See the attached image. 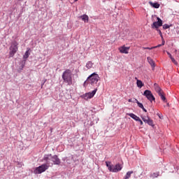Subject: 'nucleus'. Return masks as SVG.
<instances>
[{"label": "nucleus", "mask_w": 179, "mask_h": 179, "mask_svg": "<svg viewBox=\"0 0 179 179\" xmlns=\"http://www.w3.org/2000/svg\"><path fill=\"white\" fill-rule=\"evenodd\" d=\"M62 78L64 83H67L69 86H71V85H72V72L70 69H66V71H64L62 75Z\"/></svg>", "instance_id": "nucleus-1"}, {"label": "nucleus", "mask_w": 179, "mask_h": 179, "mask_svg": "<svg viewBox=\"0 0 179 179\" xmlns=\"http://www.w3.org/2000/svg\"><path fill=\"white\" fill-rule=\"evenodd\" d=\"M99 80H100V77L99 76V74L93 73L90 75L89 77L87 78L86 81L84 82V85H86V83L88 82L90 85H92V86H94V85H97V82H99Z\"/></svg>", "instance_id": "nucleus-2"}, {"label": "nucleus", "mask_w": 179, "mask_h": 179, "mask_svg": "<svg viewBox=\"0 0 179 179\" xmlns=\"http://www.w3.org/2000/svg\"><path fill=\"white\" fill-rule=\"evenodd\" d=\"M19 43H17V42L16 41H13V42H11V45L10 46V52H9V57L12 58L13 57H15V54H16V52H17V50H19L18 46Z\"/></svg>", "instance_id": "nucleus-3"}, {"label": "nucleus", "mask_w": 179, "mask_h": 179, "mask_svg": "<svg viewBox=\"0 0 179 179\" xmlns=\"http://www.w3.org/2000/svg\"><path fill=\"white\" fill-rule=\"evenodd\" d=\"M50 166L47 164H43L38 167L34 171V174H41V173H44L46 170H48Z\"/></svg>", "instance_id": "nucleus-4"}, {"label": "nucleus", "mask_w": 179, "mask_h": 179, "mask_svg": "<svg viewBox=\"0 0 179 179\" xmlns=\"http://www.w3.org/2000/svg\"><path fill=\"white\" fill-rule=\"evenodd\" d=\"M143 96H145L149 101L152 103V101H155V96H153V94H152V91L149 90H146L144 91Z\"/></svg>", "instance_id": "nucleus-5"}, {"label": "nucleus", "mask_w": 179, "mask_h": 179, "mask_svg": "<svg viewBox=\"0 0 179 179\" xmlns=\"http://www.w3.org/2000/svg\"><path fill=\"white\" fill-rule=\"evenodd\" d=\"M157 22H154L151 25L152 29H155L157 30L159 27H162L163 26V20L160 19V17L157 18Z\"/></svg>", "instance_id": "nucleus-6"}, {"label": "nucleus", "mask_w": 179, "mask_h": 179, "mask_svg": "<svg viewBox=\"0 0 179 179\" xmlns=\"http://www.w3.org/2000/svg\"><path fill=\"white\" fill-rule=\"evenodd\" d=\"M52 159V155L48 154V155H45L43 156V158L42 161L45 162V164H47L48 166H50V164H51Z\"/></svg>", "instance_id": "nucleus-7"}, {"label": "nucleus", "mask_w": 179, "mask_h": 179, "mask_svg": "<svg viewBox=\"0 0 179 179\" xmlns=\"http://www.w3.org/2000/svg\"><path fill=\"white\" fill-rule=\"evenodd\" d=\"M96 92H97V88L94 89L92 92H88L84 94L83 97L85 100H87V99H92L94 97V94H96Z\"/></svg>", "instance_id": "nucleus-8"}, {"label": "nucleus", "mask_w": 179, "mask_h": 179, "mask_svg": "<svg viewBox=\"0 0 179 179\" xmlns=\"http://www.w3.org/2000/svg\"><path fill=\"white\" fill-rule=\"evenodd\" d=\"M122 170V166L120 164H117L116 165H112L111 173H118Z\"/></svg>", "instance_id": "nucleus-9"}, {"label": "nucleus", "mask_w": 179, "mask_h": 179, "mask_svg": "<svg viewBox=\"0 0 179 179\" xmlns=\"http://www.w3.org/2000/svg\"><path fill=\"white\" fill-rule=\"evenodd\" d=\"M52 162H53V164H56L57 166H59V164H61V159L58 158L57 155L52 156Z\"/></svg>", "instance_id": "nucleus-10"}, {"label": "nucleus", "mask_w": 179, "mask_h": 179, "mask_svg": "<svg viewBox=\"0 0 179 179\" xmlns=\"http://www.w3.org/2000/svg\"><path fill=\"white\" fill-rule=\"evenodd\" d=\"M119 50L121 54H128L129 52V47H126L125 45H123L119 48Z\"/></svg>", "instance_id": "nucleus-11"}, {"label": "nucleus", "mask_w": 179, "mask_h": 179, "mask_svg": "<svg viewBox=\"0 0 179 179\" xmlns=\"http://www.w3.org/2000/svg\"><path fill=\"white\" fill-rule=\"evenodd\" d=\"M147 61L148 64L151 66V68L152 69V71H155V67L156 66V64H155V61H153L150 57H147Z\"/></svg>", "instance_id": "nucleus-12"}, {"label": "nucleus", "mask_w": 179, "mask_h": 179, "mask_svg": "<svg viewBox=\"0 0 179 179\" xmlns=\"http://www.w3.org/2000/svg\"><path fill=\"white\" fill-rule=\"evenodd\" d=\"M134 101H136L138 107L141 108L143 110V111H144V113H148V110H146V108H145V107L143 106V104L142 103L139 102V101H138V99H134Z\"/></svg>", "instance_id": "nucleus-13"}, {"label": "nucleus", "mask_w": 179, "mask_h": 179, "mask_svg": "<svg viewBox=\"0 0 179 179\" xmlns=\"http://www.w3.org/2000/svg\"><path fill=\"white\" fill-rule=\"evenodd\" d=\"M80 19H81L84 23H89V16L86 14L81 15Z\"/></svg>", "instance_id": "nucleus-14"}, {"label": "nucleus", "mask_w": 179, "mask_h": 179, "mask_svg": "<svg viewBox=\"0 0 179 179\" xmlns=\"http://www.w3.org/2000/svg\"><path fill=\"white\" fill-rule=\"evenodd\" d=\"M127 115H129V117H130L135 121H138L139 120H141L140 117L136 116V115H135L134 113H128Z\"/></svg>", "instance_id": "nucleus-15"}, {"label": "nucleus", "mask_w": 179, "mask_h": 179, "mask_svg": "<svg viewBox=\"0 0 179 179\" xmlns=\"http://www.w3.org/2000/svg\"><path fill=\"white\" fill-rule=\"evenodd\" d=\"M145 124H148L150 127H153V120L150 119L148 116H147V120H144Z\"/></svg>", "instance_id": "nucleus-16"}, {"label": "nucleus", "mask_w": 179, "mask_h": 179, "mask_svg": "<svg viewBox=\"0 0 179 179\" xmlns=\"http://www.w3.org/2000/svg\"><path fill=\"white\" fill-rule=\"evenodd\" d=\"M20 68L18 69L19 72H22L23 71V68H24V65H26V60H22L20 62Z\"/></svg>", "instance_id": "nucleus-17"}, {"label": "nucleus", "mask_w": 179, "mask_h": 179, "mask_svg": "<svg viewBox=\"0 0 179 179\" xmlns=\"http://www.w3.org/2000/svg\"><path fill=\"white\" fill-rule=\"evenodd\" d=\"M154 86H155V92H157L158 94H160V93H162V88H160V87L159 86V85H157V83H155Z\"/></svg>", "instance_id": "nucleus-18"}, {"label": "nucleus", "mask_w": 179, "mask_h": 179, "mask_svg": "<svg viewBox=\"0 0 179 179\" xmlns=\"http://www.w3.org/2000/svg\"><path fill=\"white\" fill-rule=\"evenodd\" d=\"M93 65H94V63L92 62V61H89L87 62L85 66L87 69H91V68H93Z\"/></svg>", "instance_id": "nucleus-19"}, {"label": "nucleus", "mask_w": 179, "mask_h": 179, "mask_svg": "<svg viewBox=\"0 0 179 179\" xmlns=\"http://www.w3.org/2000/svg\"><path fill=\"white\" fill-rule=\"evenodd\" d=\"M160 176L159 172L152 173L150 175V178H157Z\"/></svg>", "instance_id": "nucleus-20"}, {"label": "nucleus", "mask_w": 179, "mask_h": 179, "mask_svg": "<svg viewBox=\"0 0 179 179\" xmlns=\"http://www.w3.org/2000/svg\"><path fill=\"white\" fill-rule=\"evenodd\" d=\"M150 4L152 8H155V9H159L160 8V4L159 3H153L152 1H150Z\"/></svg>", "instance_id": "nucleus-21"}, {"label": "nucleus", "mask_w": 179, "mask_h": 179, "mask_svg": "<svg viewBox=\"0 0 179 179\" xmlns=\"http://www.w3.org/2000/svg\"><path fill=\"white\" fill-rule=\"evenodd\" d=\"M131 174H134L133 171H130L127 172L126 176H124V179H129L131 178Z\"/></svg>", "instance_id": "nucleus-22"}, {"label": "nucleus", "mask_w": 179, "mask_h": 179, "mask_svg": "<svg viewBox=\"0 0 179 179\" xmlns=\"http://www.w3.org/2000/svg\"><path fill=\"white\" fill-rule=\"evenodd\" d=\"M106 167H108L109 171H111L113 169V164H111V162H106Z\"/></svg>", "instance_id": "nucleus-23"}, {"label": "nucleus", "mask_w": 179, "mask_h": 179, "mask_svg": "<svg viewBox=\"0 0 179 179\" xmlns=\"http://www.w3.org/2000/svg\"><path fill=\"white\" fill-rule=\"evenodd\" d=\"M136 85L139 89H141L143 87V83H142L141 80H137Z\"/></svg>", "instance_id": "nucleus-24"}, {"label": "nucleus", "mask_w": 179, "mask_h": 179, "mask_svg": "<svg viewBox=\"0 0 179 179\" xmlns=\"http://www.w3.org/2000/svg\"><path fill=\"white\" fill-rule=\"evenodd\" d=\"M29 55H30V52H29V50H27V51L25 52L24 55H23L24 59H27V58H29Z\"/></svg>", "instance_id": "nucleus-25"}, {"label": "nucleus", "mask_w": 179, "mask_h": 179, "mask_svg": "<svg viewBox=\"0 0 179 179\" xmlns=\"http://www.w3.org/2000/svg\"><path fill=\"white\" fill-rule=\"evenodd\" d=\"M170 27H171V25H169L167 24H164L163 25V29L164 30H167V29H170Z\"/></svg>", "instance_id": "nucleus-26"}, {"label": "nucleus", "mask_w": 179, "mask_h": 179, "mask_svg": "<svg viewBox=\"0 0 179 179\" xmlns=\"http://www.w3.org/2000/svg\"><path fill=\"white\" fill-rule=\"evenodd\" d=\"M159 96L161 97V99L163 101H166V96H164V95H163V93H159Z\"/></svg>", "instance_id": "nucleus-27"}, {"label": "nucleus", "mask_w": 179, "mask_h": 179, "mask_svg": "<svg viewBox=\"0 0 179 179\" xmlns=\"http://www.w3.org/2000/svg\"><path fill=\"white\" fill-rule=\"evenodd\" d=\"M171 60L172 61V62H173L175 65H178V62H177V61H176V59H174V57H171Z\"/></svg>", "instance_id": "nucleus-28"}, {"label": "nucleus", "mask_w": 179, "mask_h": 179, "mask_svg": "<svg viewBox=\"0 0 179 179\" xmlns=\"http://www.w3.org/2000/svg\"><path fill=\"white\" fill-rule=\"evenodd\" d=\"M134 100H136V99H128V101L129 103H136V101H134Z\"/></svg>", "instance_id": "nucleus-29"}, {"label": "nucleus", "mask_w": 179, "mask_h": 179, "mask_svg": "<svg viewBox=\"0 0 179 179\" xmlns=\"http://www.w3.org/2000/svg\"><path fill=\"white\" fill-rule=\"evenodd\" d=\"M156 30L157 31H158L159 34L162 36V38H163V34H162V31L159 28Z\"/></svg>", "instance_id": "nucleus-30"}, {"label": "nucleus", "mask_w": 179, "mask_h": 179, "mask_svg": "<svg viewBox=\"0 0 179 179\" xmlns=\"http://www.w3.org/2000/svg\"><path fill=\"white\" fill-rule=\"evenodd\" d=\"M143 50H153V49H155V48H153V47H151V48H149V47L145 48V47H143Z\"/></svg>", "instance_id": "nucleus-31"}, {"label": "nucleus", "mask_w": 179, "mask_h": 179, "mask_svg": "<svg viewBox=\"0 0 179 179\" xmlns=\"http://www.w3.org/2000/svg\"><path fill=\"white\" fill-rule=\"evenodd\" d=\"M141 120H143V122H145V120H148V117H146V116H142V117H141Z\"/></svg>", "instance_id": "nucleus-32"}, {"label": "nucleus", "mask_w": 179, "mask_h": 179, "mask_svg": "<svg viewBox=\"0 0 179 179\" xmlns=\"http://www.w3.org/2000/svg\"><path fill=\"white\" fill-rule=\"evenodd\" d=\"M166 53L169 55L170 59L173 58V56L171 55V53L169 52H166Z\"/></svg>", "instance_id": "nucleus-33"}, {"label": "nucleus", "mask_w": 179, "mask_h": 179, "mask_svg": "<svg viewBox=\"0 0 179 179\" xmlns=\"http://www.w3.org/2000/svg\"><path fill=\"white\" fill-rule=\"evenodd\" d=\"M138 122H140V125H143V122L142 121V120L139 119Z\"/></svg>", "instance_id": "nucleus-34"}, {"label": "nucleus", "mask_w": 179, "mask_h": 179, "mask_svg": "<svg viewBox=\"0 0 179 179\" xmlns=\"http://www.w3.org/2000/svg\"><path fill=\"white\" fill-rule=\"evenodd\" d=\"M162 44H159L157 46H154L153 48H159V47H162Z\"/></svg>", "instance_id": "nucleus-35"}, {"label": "nucleus", "mask_w": 179, "mask_h": 179, "mask_svg": "<svg viewBox=\"0 0 179 179\" xmlns=\"http://www.w3.org/2000/svg\"><path fill=\"white\" fill-rule=\"evenodd\" d=\"M165 43H166V42L164 41V40H162V43L161 45H164Z\"/></svg>", "instance_id": "nucleus-36"}, {"label": "nucleus", "mask_w": 179, "mask_h": 179, "mask_svg": "<svg viewBox=\"0 0 179 179\" xmlns=\"http://www.w3.org/2000/svg\"><path fill=\"white\" fill-rule=\"evenodd\" d=\"M22 166H23V164H22V163H18V167H22Z\"/></svg>", "instance_id": "nucleus-37"}, {"label": "nucleus", "mask_w": 179, "mask_h": 179, "mask_svg": "<svg viewBox=\"0 0 179 179\" xmlns=\"http://www.w3.org/2000/svg\"><path fill=\"white\" fill-rule=\"evenodd\" d=\"M66 159V157L62 158L63 162H65Z\"/></svg>", "instance_id": "nucleus-38"}, {"label": "nucleus", "mask_w": 179, "mask_h": 179, "mask_svg": "<svg viewBox=\"0 0 179 179\" xmlns=\"http://www.w3.org/2000/svg\"><path fill=\"white\" fill-rule=\"evenodd\" d=\"M74 2H78V0H74Z\"/></svg>", "instance_id": "nucleus-39"}, {"label": "nucleus", "mask_w": 179, "mask_h": 179, "mask_svg": "<svg viewBox=\"0 0 179 179\" xmlns=\"http://www.w3.org/2000/svg\"><path fill=\"white\" fill-rule=\"evenodd\" d=\"M159 118H162V116H159Z\"/></svg>", "instance_id": "nucleus-40"}, {"label": "nucleus", "mask_w": 179, "mask_h": 179, "mask_svg": "<svg viewBox=\"0 0 179 179\" xmlns=\"http://www.w3.org/2000/svg\"><path fill=\"white\" fill-rule=\"evenodd\" d=\"M159 118H162V116H159Z\"/></svg>", "instance_id": "nucleus-41"}, {"label": "nucleus", "mask_w": 179, "mask_h": 179, "mask_svg": "<svg viewBox=\"0 0 179 179\" xmlns=\"http://www.w3.org/2000/svg\"><path fill=\"white\" fill-rule=\"evenodd\" d=\"M18 1H22V0H18Z\"/></svg>", "instance_id": "nucleus-42"}]
</instances>
